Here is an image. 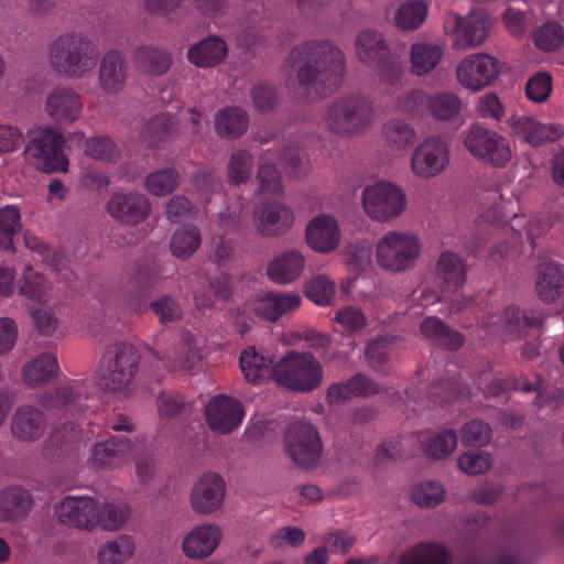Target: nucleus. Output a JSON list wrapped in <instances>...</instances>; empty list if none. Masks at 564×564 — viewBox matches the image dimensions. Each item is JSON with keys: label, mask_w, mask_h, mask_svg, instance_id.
Masks as SVG:
<instances>
[{"label": "nucleus", "mask_w": 564, "mask_h": 564, "mask_svg": "<svg viewBox=\"0 0 564 564\" xmlns=\"http://www.w3.org/2000/svg\"><path fill=\"white\" fill-rule=\"evenodd\" d=\"M534 45L544 52L558 50L564 43V31L554 22H547L539 26L532 35Z\"/></svg>", "instance_id": "53"}, {"label": "nucleus", "mask_w": 564, "mask_h": 564, "mask_svg": "<svg viewBox=\"0 0 564 564\" xmlns=\"http://www.w3.org/2000/svg\"><path fill=\"white\" fill-rule=\"evenodd\" d=\"M202 236L197 227L184 226L174 231L170 248L174 257L178 259L191 258L200 247Z\"/></svg>", "instance_id": "47"}, {"label": "nucleus", "mask_w": 564, "mask_h": 564, "mask_svg": "<svg viewBox=\"0 0 564 564\" xmlns=\"http://www.w3.org/2000/svg\"><path fill=\"white\" fill-rule=\"evenodd\" d=\"M334 321L343 327L344 330L356 333L364 329L367 325V318L364 312L356 306H346L336 312Z\"/></svg>", "instance_id": "64"}, {"label": "nucleus", "mask_w": 564, "mask_h": 564, "mask_svg": "<svg viewBox=\"0 0 564 564\" xmlns=\"http://www.w3.org/2000/svg\"><path fill=\"white\" fill-rule=\"evenodd\" d=\"M467 279V264L458 253L445 250L435 264V281L445 292H455L463 288Z\"/></svg>", "instance_id": "26"}, {"label": "nucleus", "mask_w": 564, "mask_h": 564, "mask_svg": "<svg viewBox=\"0 0 564 564\" xmlns=\"http://www.w3.org/2000/svg\"><path fill=\"white\" fill-rule=\"evenodd\" d=\"M536 292L544 303H564V269L555 263L541 267L536 281Z\"/></svg>", "instance_id": "35"}, {"label": "nucleus", "mask_w": 564, "mask_h": 564, "mask_svg": "<svg viewBox=\"0 0 564 564\" xmlns=\"http://www.w3.org/2000/svg\"><path fill=\"white\" fill-rule=\"evenodd\" d=\"M492 466V458L487 452L469 451L457 458L458 469L470 476H477L486 473Z\"/></svg>", "instance_id": "56"}, {"label": "nucleus", "mask_w": 564, "mask_h": 564, "mask_svg": "<svg viewBox=\"0 0 564 564\" xmlns=\"http://www.w3.org/2000/svg\"><path fill=\"white\" fill-rule=\"evenodd\" d=\"M77 395L76 384L68 382L61 384L54 391L42 393L37 398L41 409L32 404L18 406L10 424L12 436L17 441L25 443L42 438L47 427L43 410L54 414L70 413Z\"/></svg>", "instance_id": "2"}, {"label": "nucleus", "mask_w": 564, "mask_h": 564, "mask_svg": "<svg viewBox=\"0 0 564 564\" xmlns=\"http://www.w3.org/2000/svg\"><path fill=\"white\" fill-rule=\"evenodd\" d=\"M295 221L293 209L281 202H265L252 212V223L262 237H276L288 232Z\"/></svg>", "instance_id": "16"}, {"label": "nucleus", "mask_w": 564, "mask_h": 564, "mask_svg": "<svg viewBox=\"0 0 564 564\" xmlns=\"http://www.w3.org/2000/svg\"><path fill=\"white\" fill-rule=\"evenodd\" d=\"M462 110L460 98L451 91L429 94L427 111L440 121H451L458 117Z\"/></svg>", "instance_id": "44"}, {"label": "nucleus", "mask_w": 564, "mask_h": 564, "mask_svg": "<svg viewBox=\"0 0 564 564\" xmlns=\"http://www.w3.org/2000/svg\"><path fill=\"white\" fill-rule=\"evenodd\" d=\"M429 93L422 88H413L401 93L394 100L398 113L409 118H422L427 110Z\"/></svg>", "instance_id": "46"}, {"label": "nucleus", "mask_w": 564, "mask_h": 564, "mask_svg": "<svg viewBox=\"0 0 564 564\" xmlns=\"http://www.w3.org/2000/svg\"><path fill=\"white\" fill-rule=\"evenodd\" d=\"M175 362L170 367L172 369L192 370L200 359L199 348L196 338L189 332L181 336V341L174 351Z\"/></svg>", "instance_id": "50"}, {"label": "nucleus", "mask_w": 564, "mask_h": 564, "mask_svg": "<svg viewBox=\"0 0 564 564\" xmlns=\"http://www.w3.org/2000/svg\"><path fill=\"white\" fill-rule=\"evenodd\" d=\"M226 497L225 480L215 473L202 475L191 489L189 503L197 514L208 516L224 505Z\"/></svg>", "instance_id": "17"}, {"label": "nucleus", "mask_w": 564, "mask_h": 564, "mask_svg": "<svg viewBox=\"0 0 564 564\" xmlns=\"http://www.w3.org/2000/svg\"><path fill=\"white\" fill-rule=\"evenodd\" d=\"M444 56V44L430 40L415 41L409 51L410 72L417 77L427 76L442 64Z\"/></svg>", "instance_id": "25"}, {"label": "nucleus", "mask_w": 564, "mask_h": 564, "mask_svg": "<svg viewBox=\"0 0 564 564\" xmlns=\"http://www.w3.org/2000/svg\"><path fill=\"white\" fill-rule=\"evenodd\" d=\"M239 362L241 371L249 382L257 383L269 378L273 380L275 362H273L271 354L248 347L241 352Z\"/></svg>", "instance_id": "36"}, {"label": "nucleus", "mask_w": 564, "mask_h": 564, "mask_svg": "<svg viewBox=\"0 0 564 564\" xmlns=\"http://www.w3.org/2000/svg\"><path fill=\"white\" fill-rule=\"evenodd\" d=\"M137 64L150 75H160L169 70L172 61L166 51L155 47H141L137 51Z\"/></svg>", "instance_id": "48"}, {"label": "nucleus", "mask_w": 564, "mask_h": 564, "mask_svg": "<svg viewBox=\"0 0 564 564\" xmlns=\"http://www.w3.org/2000/svg\"><path fill=\"white\" fill-rule=\"evenodd\" d=\"M97 499L88 496H67L55 506L57 519L77 529L94 531Z\"/></svg>", "instance_id": "20"}, {"label": "nucleus", "mask_w": 564, "mask_h": 564, "mask_svg": "<svg viewBox=\"0 0 564 564\" xmlns=\"http://www.w3.org/2000/svg\"><path fill=\"white\" fill-rule=\"evenodd\" d=\"M245 416L241 403L230 397L214 398L206 408V419L212 430L219 433H229L238 427Z\"/></svg>", "instance_id": "22"}, {"label": "nucleus", "mask_w": 564, "mask_h": 564, "mask_svg": "<svg viewBox=\"0 0 564 564\" xmlns=\"http://www.w3.org/2000/svg\"><path fill=\"white\" fill-rule=\"evenodd\" d=\"M33 507L32 495L20 487L0 491V521L15 522L24 519Z\"/></svg>", "instance_id": "34"}, {"label": "nucleus", "mask_w": 564, "mask_h": 564, "mask_svg": "<svg viewBox=\"0 0 564 564\" xmlns=\"http://www.w3.org/2000/svg\"><path fill=\"white\" fill-rule=\"evenodd\" d=\"M68 139L75 145L85 143V153L95 160L111 161L117 156V147L108 137L97 135L86 140L82 131H75Z\"/></svg>", "instance_id": "43"}, {"label": "nucleus", "mask_w": 564, "mask_h": 564, "mask_svg": "<svg viewBox=\"0 0 564 564\" xmlns=\"http://www.w3.org/2000/svg\"><path fill=\"white\" fill-rule=\"evenodd\" d=\"M306 296L316 305L326 306L330 304L336 293V285L327 275L314 276L306 285Z\"/></svg>", "instance_id": "55"}, {"label": "nucleus", "mask_w": 564, "mask_h": 564, "mask_svg": "<svg viewBox=\"0 0 564 564\" xmlns=\"http://www.w3.org/2000/svg\"><path fill=\"white\" fill-rule=\"evenodd\" d=\"M24 154L30 164L44 172H66L68 160L63 152L65 139L52 128L39 127L30 131Z\"/></svg>", "instance_id": "9"}, {"label": "nucleus", "mask_w": 564, "mask_h": 564, "mask_svg": "<svg viewBox=\"0 0 564 564\" xmlns=\"http://www.w3.org/2000/svg\"><path fill=\"white\" fill-rule=\"evenodd\" d=\"M542 322L540 316H528L518 307L509 306L502 313L495 311L484 314L478 325L489 334H496L503 329L509 334L520 336L528 327L540 326Z\"/></svg>", "instance_id": "21"}, {"label": "nucleus", "mask_w": 564, "mask_h": 564, "mask_svg": "<svg viewBox=\"0 0 564 564\" xmlns=\"http://www.w3.org/2000/svg\"><path fill=\"white\" fill-rule=\"evenodd\" d=\"M223 538L216 524H200L192 528L183 538L182 551L191 560H202L212 555Z\"/></svg>", "instance_id": "24"}, {"label": "nucleus", "mask_w": 564, "mask_h": 564, "mask_svg": "<svg viewBox=\"0 0 564 564\" xmlns=\"http://www.w3.org/2000/svg\"><path fill=\"white\" fill-rule=\"evenodd\" d=\"M463 143L473 158L496 169L506 167L513 158L510 141L480 124L471 126L463 132Z\"/></svg>", "instance_id": "8"}, {"label": "nucleus", "mask_w": 564, "mask_h": 564, "mask_svg": "<svg viewBox=\"0 0 564 564\" xmlns=\"http://www.w3.org/2000/svg\"><path fill=\"white\" fill-rule=\"evenodd\" d=\"M130 517V508L124 502L97 500L94 530L115 532L120 530Z\"/></svg>", "instance_id": "39"}, {"label": "nucleus", "mask_w": 564, "mask_h": 564, "mask_svg": "<svg viewBox=\"0 0 564 564\" xmlns=\"http://www.w3.org/2000/svg\"><path fill=\"white\" fill-rule=\"evenodd\" d=\"M448 554L442 545H419L405 553L399 564H447Z\"/></svg>", "instance_id": "51"}, {"label": "nucleus", "mask_w": 564, "mask_h": 564, "mask_svg": "<svg viewBox=\"0 0 564 564\" xmlns=\"http://www.w3.org/2000/svg\"><path fill=\"white\" fill-rule=\"evenodd\" d=\"M132 444L126 437H112L97 443L90 454V462L98 467H119L128 463Z\"/></svg>", "instance_id": "32"}, {"label": "nucleus", "mask_w": 564, "mask_h": 564, "mask_svg": "<svg viewBox=\"0 0 564 564\" xmlns=\"http://www.w3.org/2000/svg\"><path fill=\"white\" fill-rule=\"evenodd\" d=\"M362 206L371 219L389 221L403 213L406 198L401 187L390 182H379L364 189Z\"/></svg>", "instance_id": "12"}, {"label": "nucleus", "mask_w": 564, "mask_h": 564, "mask_svg": "<svg viewBox=\"0 0 564 564\" xmlns=\"http://www.w3.org/2000/svg\"><path fill=\"white\" fill-rule=\"evenodd\" d=\"M462 442L466 446H485L491 437V429L481 421L466 423L460 431Z\"/></svg>", "instance_id": "60"}, {"label": "nucleus", "mask_w": 564, "mask_h": 564, "mask_svg": "<svg viewBox=\"0 0 564 564\" xmlns=\"http://www.w3.org/2000/svg\"><path fill=\"white\" fill-rule=\"evenodd\" d=\"M178 184V175L173 169L158 170L145 178L147 191L156 196L172 193Z\"/></svg>", "instance_id": "54"}, {"label": "nucleus", "mask_w": 564, "mask_h": 564, "mask_svg": "<svg viewBox=\"0 0 564 564\" xmlns=\"http://www.w3.org/2000/svg\"><path fill=\"white\" fill-rule=\"evenodd\" d=\"M355 51L362 63L375 64L384 56L387 45L380 33L367 30L358 34Z\"/></svg>", "instance_id": "42"}, {"label": "nucleus", "mask_w": 564, "mask_h": 564, "mask_svg": "<svg viewBox=\"0 0 564 564\" xmlns=\"http://www.w3.org/2000/svg\"><path fill=\"white\" fill-rule=\"evenodd\" d=\"M424 456L431 460H444L452 456L458 444L454 429L421 431L413 435Z\"/></svg>", "instance_id": "28"}, {"label": "nucleus", "mask_w": 564, "mask_h": 564, "mask_svg": "<svg viewBox=\"0 0 564 564\" xmlns=\"http://www.w3.org/2000/svg\"><path fill=\"white\" fill-rule=\"evenodd\" d=\"M341 229L333 214L322 213L314 216L306 225L305 241L319 254H329L341 243Z\"/></svg>", "instance_id": "18"}, {"label": "nucleus", "mask_w": 564, "mask_h": 564, "mask_svg": "<svg viewBox=\"0 0 564 564\" xmlns=\"http://www.w3.org/2000/svg\"><path fill=\"white\" fill-rule=\"evenodd\" d=\"M22 229L21 213L18 206L0 208V249L13 248V237Z\"/></svg>", "instance_id": "49"}, {"label": "nucleus", "mask_w": 564, "mask_h": 564, "mask_svg": "<svg viewBox=\"0 0 564 564\" xmlns=\"http://www.w3.org/2000/svg\"><path fill=\"white\" fill-rule=\"evenodd\" d=\"M449 165V143L438 135H429L412 150L409 169L415 178L431 181L443 175Z\"/></svg>", "instance_id": "10"}, {"label": "nucleus", "mask_w": 564, "mask_h": 564, "mask_svg": "<svg viewBox=\"0 0 564 564\" xmlns=\"http://www.w3.org/2000/svg\"><path fill=\"white\" fill-rule=\"evenodd\" d=\"M140 357L131 345L120 344L109 349L100 361V386L119 397H127L133 390L139 372Z\"/></svg>", "instance_id": "7"}, {"label": "nucleus", "mask_w": 564, "mask_h": 564, "mask_svg": "<svg viewBox=\"0 0 564 564\" xmlns=\"http://www.w3.org/2000/svg\"><path fill=\"white\" fill-rule=\"evenodd\" d=\"M80 96L70 87H58L46 99L45 110L50 118L61 124H72L83 115Z\"/></svg>", "instance_id": "23"}, {"label": "nucleus", "mask_w": 564, "mask_h": 564, "mask_svg": "<svg viewBox=\"0 0 564 564\" xmlns=\"http://www.w3.org/2000/svg\"><path fill=\"white\" fill-rule=\"evenodd\" d=\"M258 192L263 195H279L282 183L278 170L268 163L260 164L258 175Z\"/></svg>", "instance_id": "62"}, {"label": "nucleus", "mask_w": 564, "mask_h": 564, "mask_svg": "<svg viewBox=\"0 0 564 564\" xmlns=\"http://www.w3.org/2000/svg\"><path fill=\"white\" fill-rule=\"evenodd\" d=\"M58 372L56 356L52 352H43L22 365L21 381L29 389H37L55 380Z\"/></svg>", "instance_id": "29"}, {"label": "nucleus", "mask_w": 564, "mask_h": 564, "mask_svg": "<svg viewBox=\"0 0 564 564\" xmlns=\"http://www.w3.org/2000/svg\"><path fill=\"white\" fill-rule=\"evenodd\" d=\"M525 93L533 102L545 101L552 93V77L549 73L538 72L527 83Z\"/></svg>", "instance_id": "61"}, {"label": "nucleus", "mask_w": 564, "mask_h": 564, "mask_svg": "<svg viewBox=\"0 0 564 564\" xmlns=\"http://www.w3.org/2000/svg\"><path fill=\"white\" fill-rule=\"evenodd\" d=\"M19 294L30 301H44L52 290L50 279L31 264H25L20 271L17 280Z\"/></svg>", "instance_id": "37"}, {"label": "nucleus", "mask_w": 564, "mask_h": 564, "mask_svg": "<svg viewBox=\"0 0 564 564\" xmlns=\"http://www.w3.org/2000/svg\"><path fill=\"white\" fill-rule=\"evenodd\" d=\"M422 250V241L415 232L390 230L376 243V262L386 272L403 273L415 268Z\"/></svg>", "instance_id": "5"}, {"label": "nucleus", "mask_w": 564, "mask_h": 564, "mask_svg": "<svg viewBox=\"0 0 564 564\" xmlns=\"http://www.w3.org/2000/svg\"><path fill=\"white\" fill-rule=\"evenodd\" d=\"M343 51L329 41H307L295 46L283 68L286 87L307 99L330 93L345 72Z\"/></svg>", "instance_id": "1"}, {"label": "nucleus", "mask_w": 564, "mask_h": 564, "mask_svg": "<svg viewBox=\"0 0 564 564\" xmlns=\"http://www.w3.org/2000/svg\"><path fill=\"white\" fill-rule=\"evenodd\" d=\"M479 203L484 208L481 217L486 221H495L501 216L503 197L498 186L482 185L479 193Z\"/></svg>", "instance_id": "58"}, {"label": "nucleus", "mask_w": 564, "mask_h": 564, "mask_svg": "<svg viewBox=\"0 0 564 564\" xmlns=\"http://www.w3.org/2000/svg\"><path fill=\"white\" fill-rule=\"evenodd\" d=\"M445 487L434 480L417 484L411 494L413 502L420 507L434 508L445 499Z\"/></svg>", "instance_id": "52"}, {"label": "nucleus", "mask_w": 564, "mask_h": 564, "mask_svg": "<svg viewBox=\"0 0 564 564\" xmlns=\"http://www.w3.org/2000/svg\"><path fill=\"white\" fill-rule=\"evenodd\" d=\"M457 83L466 90L478 93L496 82L500 74L499 61L487 53H474L456 66Z\"/></svg>", "instance_id": "14"}, {"label": "nucleus", "mask_w": 564, "mask_h": 564, "mask_svg": "<svg viewBox=\"0 0 564 564\" xmlns=\"http://www.w3.org/2000/svg\"><path fill=\"white\" fill-rule=\"evenodd\" d=\"M492 26L490 15L482 9H473L465 17L452 13L444 23L445 33L453 37V46L468 50L484 44Z\"/></svg>", "instance_id": "11"}, {"label": "nucleus", "mask_w": 564, "mask_h": 564, "mask_svg": "<svg viewBox=\"0 0 564 564\" xmlns=\"http://www.w3.org/2000/svg\"><path fill=\"white\" fill-rule=\"evenodd\" d=\"M110 215L129 225H138L150 213V203L142 194H115L108 202Z\"/></svg>", "instance_id": "30"}, {"label": "nucleus", "mask_w": 564, "mask_h": 564, "mask_svg": "<svg viewBox=\"0 0 564 564\" xmlns=\"http://www.w3.org/2000/svg\"><path fill=\"white\" fill-rule=\"evenodd\" d=\"M512 135L538 148L555 142L564 135V128L556 122H541L532 116L513 115L508 119Z\"/></svg>", "instance_id": "15"}, {"label": "nucleus", "mask_w": 564, "mask_h": 564, "mask_svg": "<svg viewBox=\"0 0 564 564\" xmlns=\"http://www.w3.org/2000/svg\"><path fill=\"white\" fill-rule=\"evenodd\" d=\"M99 57L97 45L80 32L57 36L48 48L51 67L68 78H83L94 70Z\"/></svg>", "instance_id": "3"}, {"label": "nucleus", "mask_w": 564, "mask_h": 564, "mask_svg": "<svg viewBox=\"0 0 564 564\" xmlns=\"http://www.w3.org/2000/svg\"><path fill=\"white\" fill-rule=\"evenodd\" d=\"M176 119L170 113H162L151 120L147 126L144 139L151 145L165 140L176 127Z\"/></svg>", "instance_id": "59"}, {"label": "nucleus", "mask_w": 564, "mask_h": 564, "mask_svg": "<svg viewBox=\"0 0 564 564\" xmlns=\"http://www.w3.org/2000/svg\"><path fill=\"white\" fill-rule=\"evenodd\" d=\"M306 258L297 249H288L278 253L269 263L267 274L276 284H291L304 273Z\"/></svg>", "instance_id": "27"}, {"label": "nucleus", "mask_w": 564, "mask_h": 564, "mask_svg": "<svg viewBox=\"0 0 564 564\" xmlns=\"http://www.w3.org/2000/svg\"><path fill=\"white\" fill-rule=\"evenodd\" d=\"M429 10L425 0H405L394 11L393 25L403 32H413L424 24Z\"/></svg>", "instance_id": "38"}, {"label": "nucleus", "mask_w": 564, "mask_h": 564, "mask_svg": "<svg viewBox=\"0 0 564 564\" xmlns=\"http://www.w3.org/2000/svg\"><path fill=\"white\" fill-rule=\"evenodd\" d=\"M285 449L299 467L316 466L323 454V444L317 429L307 422L293 423L285 434Z\"/></svg>", "instance_id": "13"}, {"label": "nucleus", "mask_w": 564, "mask_h": 564, "mask_svg": "<svg viewBox=\"0 0 564 564\" xmlns=\"http://www.w3.org/2000/svg\"><path fill=\"white\" fill-rule=\"evenodd\" d=\"M301 305V296L294 292H267L248 301L245 313H252L257 317L276 322L282 316L292 314Z\"/></svg>", "instance_id": "19"}, {"label": "nucleus", "mask_w": 564, "mask_h": 564, "mask_svg": "<svg viewBox=\"0 0 564 564\" xmlns=\"http://www.w3.org/2000/svg\"><path fill=\"white\" fill-rule=\"evenodd\" d=\"M247 127L248 118L239 108L227 107L215 116V130L221 137H239L247 130Z\"/></svg>", "instance_id": "45"}, {"label": "nucleus", "mask_w": 564, "mask_h": 564, "mask_svg": "<svg viewBox=\"0 0 564 564\" xmlns=\"http://www.w3.org/2000/svg\"><path fill=\"white\" fill-rule=\"evenodd\" d=\"M135 553V543L132 536L121 534L104 543L97 552L98 564H124Z\"/></svg>", "instance_id": "40"}, {"label": "nucleus", "mask_w": 564, "mask_h": 564, "mask_svg": "<svg viewBox=\"0 0 564 564\" xmlns=\"http://www.w3.org/2000/svg\"><path fill=\"white\" fill-rule=\"evenodd\" d=\"M253 169V158L247 151L232 153L228 165V180L232 184H241L249 180Z\"/></svg>", "instance_id": "57"}, {"label": "nucleus", "mask_w": 564, "mask_h": 564, "mask_svg": "<svg viewBox=\"0 0 564 564\" xmlns=\"http://www.w3.org/2000/svg\"><path fill=\"white\" fill-rule=\"evenodd\" d=\"M383 139L391 150L405 151L415 143L417 132L412 124L393 119L384 124Z\"/></svg>", "instance_id": "41"}, {"label": "nucleus", "mask_w": 564, "mask_h": 564, "mask_svg": "<svg viewBox=\"0 0 564 564\" xmlns=\"http://www.w3.org/2000/svg\"><path fill=\"white\" fill-rule=\"evenodd\" d=\"M375 121V105L361 95L345 96L335 100L325 115L326 128L340 137L362 134Z\"/></svg>", "instance_id": "4"}, {"label": "nucleus", "mask_w": 564, "mask_h": 564, "mask_svg": "<svg viewBox=\"0 0 564 564\" xmlns=\"http://www.w3.org/2000/svg\"><path fill=\"white\" fill-rule=\"evenodd\" d=\"M151 308L162 324L178 321L183 315L182 306L170 295L158 297L151 303Z\"/></svg>", "instance_id": "63"}, {"label": "nucleus", "mask_w": 564, "mask_h": 564, "mask_svg": "<svg viewBox=\"0 0 564 564\" xmlns=\"http://www.w3.org/2000/svg\"><path fill=\"white\" fill-rule=\"evenodd\" d=\"M127 65L119 51H108L99 66V86L107 95L119 94L126 84Z\"/></svg>", "instance_id": "31"}, {"label": "nucleus", "mask_w": 564, "mask_h": 564, "mask_svg": "<svg viewBox=\"0 0 564 564\" xmlns=\"http://www.w3.org/2000/svg\"><path fill=\"white\" fill-rule=\"evenodd\" d=\"M324 379V368L311 352L295 350L285 354L274 365L273 381L296 392H311Z\"/></svg>", "instance_id": "6"}, {"label": "nucleus", "mask_w": 564, "mask_h": 564, "mask_svg": "<svg viewBox=\"0 0 564 564\" xmlns=\"http://www.w3.org/2000/svg\"><path fill=\"white\" fill-rule=\"evenodd\" d=\"M228 55V45L219 36L212 35L192 45L187 51L188 61L203 68L221 64Z\"/></svg>", "instance_id": "33"}]
</instances>
